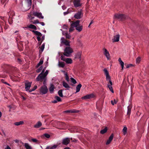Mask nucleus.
Returning <instances> with one entry per match:
<instances>
[{"mask_svg": "<svg viewBox=\"0 0 149 149\" xmlns=\"http://www.w3.org/2000/svg\"><path fill=\"white\" fill-rule=\"evenodd\" d=\"M114 17L118 19L121 21L125 20L127 18V17L125 15L120 13H118L115 14Z\"/></svg>", "mask_w": 149, "mask_h": 149, "instance_id": "obj_1", "label": "nucleus"}, {"mask_svg": "<svg viewBox=\"0 0 149 149\" xmlns=\"http://www.w3.org/2000/svg\"><path fill=\"white\" fill-rule=\"evenodd\" d=\"M80 20H77L75 22H74L73 24H74L76 29L79 32L81 31L83 29V26H80Z\"/></svg>", "mask_w": 149, "mask_h": 149, "instance_id": "obj_2", "label": "nucleus"}, {"mask_svg": "<svg viewBox=\"0 0 149 149\" xmlns=\"http://www.w3.org/2000/svg\"><path fill=\"white\" fill-rule=\"evenodd\" d=\"M73 52V50L72 49L69 47H66L64 50V52L63 54L64 55L68 57L70 54Z\"/></svg>", "mask_w": 149, "mask_h": 149, "instance_id": "obj_3", "label": "nucleus"}, {"mask_svg": "<svg viewBox=\"0 0 149 149\" xmlns=\"http://www.w3.org/2000/svg\"><path fill=\"white\" fill-rule=\"evenodd\" d=\"M40 93L42 95H44L47 93L48 91V89L46 85L42 86L40 89Z\"/></svg>", "mask_w": 149, "mask_h": 149, "instance_id": "obj_4", "label": "nucleus"}, {"mask_svg": "<svg viewBox=\"0 0 149 149\" xmlns=\"http://www.w3.org/2000/svg\"><path fill=\"white\" fill-rule=\"evenodd\" d=\"M46 78V77H45V76H44L43 74L41 72L37 77L36 80L37 81H40V82H42Z\"/></svg>", "mask_w": 149, "mask_h": 149, "instance_id": "obj_5", "label": "nucleus"}, {"mask_svg": "<svg viewBox=\"0 0 149 149\" xmlns=\"http://www.w3.org/2000/svg\"><path fill=\"white\" fill-rule=\"evenodd\" d=\"M74 6L77 8L81 6V4L80 3V0H74L73 1Z\"/></svg>", "mask_w": 149, "mask_h": 149, "instance_id": "obj_6", "label": "nucleus"}, {"mask_svg": "<svg viewBox=\"0 0 149 149\" xmlns=\"http://www.w3.org/2000/svg\"><path fill=\"white\" fill-rule=\"evenodd\" d=\"M61 43L66 46H70V41L65 39L63 37H62L61 39Z\"/></svg>", "mask_w": 149, "mask_h": 149, "instance_id": "obj_7", "label": "nucleus"}, {"mask_svg": "<svg viewBox=\"0 0 149 149\" xmlns=\"http://www.w3.org/2000/svg\"><path fill=\"white\" fill-rule=\"evenodd\" d=\"M33 15L36 16L39 18L43 19L44 17L42 15V14L40 13L37 12H33L32 14Z\"/></svg>", "mask_w": 149, "mask_h": 149, "instance_id": "obj_8", "label": "nucleus"}, {"mask_svg": "<svg viewBox=\"0 0 149 149\" xmlns=\"http://www.w3.org/2000/svg\"><path fill=\"white\" fill-rule=\"evenodd\" d=\"M70 142V139L68 138H66L63 139L62 144L63 145H67Z\"/></svg>", "mask_w": 149, "mask_h": 149, "instance_id": "obj_9", "label": "nucleus"}, {"mask_svg": "<svg viewBox=\"0 0 149 149\" xmlns=\"http://www.w3.org/2000/svg\"><path fill=\"white\" fill-rule=\"evenodd\" d=\"M94 97V95L93 94L87 95L84 96L82 97L81 98L83 100H86L90 99Z\"/></svg>", "mask_w": 149, "mask_h": 149, "instance_id": "obj_10", "label": "nucleus"}, {"mask_svg": "<svg viewBox=\"0 0 149 149\" xmlns=\"http://www.w3.org/2000/svg\"><path fill=\"white\" fill-rule=\"evenodd\" d=\"M64 56L63 55L61 56V59L62 60L65 61L67 63H71L72 62V61L71 58H67L66 60L64 58Z\"/></svg>", "mask_w": 149, "mask_h": 149, "instance_id": "obj_11", "label": "nucleus"}, {"mask_svg": "<svg viewBox=\"0 0 149 149\" xmlns=\"http://www.w3.org/2000/svg\"><path fill=\"white\" fill-rule=\"evenodd\" d=\"M83 15L81 12H78L77 13H76L74 15V17L75 19H78L81 18Z\"/></svg>", "mask_w": 149, "mask_h": 149, "instance_id": "obj_12", "label": "nucleus"}, {"mask_svg": "<svg viewBox=\"0 0 149 149\" xmlns=\"http://www.w3.org/2000/svg\"><path fill=\"white\" fill-rule=\"evenodd\" d=\"M58 126L61 127L60 129H63V127H66V124L62 122H58L57 123Z\"/></svg>", "mask_w": 149, "mask_h": 149, "instance_id": "obj_13", "label": "nucleus"}, {"mask_svg": "<svg viewBox=\"0 0 149 149\" xmlns=\"http://www.w3.org/2000/svg\"><path fill=\"white\" fill-rule=\"evenodd\" d=\"M103 50H104V54L106 56L108 60L110 59V54L108 51L105 48H104Z\"/></svg>", "mask_w": 149, "mask_h": 149, "instance_id": "obj_14", "label": "nucleus"}, {"mask_svg": "<svg viewBox=\"0 0 149 149\" xmlns=\"http://www.w3.org/2000/svg\"><path fill=\"white\" fill-rule=\"evenodd\" d=\"M120 36L119 34L114 36H113L114 38L112 39L113 42H118L119 40Z\"/></svg>", "mask_w": 149, "mask_h": 149, "instance_id": "obj_15", "label": "nucleus"}, {"mask_svg": "<svg viewBox=\"0 0 149 149\" xmlns=\"http://www.w3.org/2000/svg\"><path fill=\"white\" fill-rule=\"evenodd\" d=\"M113 134H111V135H110V136H109V139L107 140V141L106 142V145H108V144H109L111 143V141L113 139Z\"/></svg>", "mask_w": 149, "mask_h": 149, "instance_id": "obj_16", "label": "nucleus"}, {"mask_svg": "<svg viewBox=\"0 0 149 149\" xmlns=\"http://www.w3.org/2000/svg\"><path fill=\"white\" fill-rule=\"evenodd\" d=\"M8 15L9 16L8 21L10 20L13 16L15 15V13L13 11H11L8 13Z\"/></svg>", "mask_w": 149, "mask_h": 149, "instance_id": "obj_17", "label": "nucleus"}, {"mask_svg": "<svg viewBox=\"0 0 149 149\" xmlns=\"http://www.w3.org/2000/svg\"><path fill=\"white\" fill-rule=\"evenodd\" d=\"M31 86V83L28 82L25 83V89L26 91L29 90Z\"/></svg>", "mask_w": 149, "mask_h": 149, "instance_id": "obj_18", "label": "nucleus"}, {"mask_svg": "<svg viewBox=\"0 0 149 149\" xmlns=\"http://www.w3.org/2000/svg\"><path fill=\"white\" fill-rule=\"evenodd\" d=\"M18 31H15L13 34V36L15 38L16 41L17 42H18V34H17V33H18ZM17 44H18V43H17Z\"/></svg>", "mask_w": 149, "mask_h": 149, "instance_id": "obj_19", "label": "nucleus"}, {"mask_svg": "<svg viewBox=\"0 0 149 149\" xmlns=\"http://www.w3.org/2000/svg\"><path fill=\"white\" fill-rule=\"evenodd\" d=\"M54 88V85L52 84H51L50 87L49 88V91L51 93H53Z\"/></svg>", "mask_w": 149, "mask_h": 149, "instance_id": "obj_20", "label": "nucleus"}, {"mask_svg": "<svg viewBox=\"0 0 149 149\" xmlns=\"http://www.w3.org/2000/svg\"><path fill=\"white\" fill-rule=\"evenodd\" d=\"M132 108V106L131 105L128 106L127 107V115L130 116L131 112V109Z\"/></svg>", "mask_w": 149, "mask_h": 149, "instance_id": "obj_21", "label": "nucleus"}, {"mask_svg": "<svg viewBox=\"0 0 149 149\" xmlns=\"http://www.w3.org/2000/svg\"><path fill=\"white\" fill-rule=\"evenodd\" d=\"M45 44L44 43L42 45L41 47H40V49L39 50V52L40 54H41L42 52L43 51L45 48Z\"/></svg>", "mask_w": 149, "mask_h": 149, "instance_id": "obj_22", "label": "nucleus"}, {"mask_svg": "<svg viewBox=\"0 0 149 149\" xmlns=\"http://www.w3.org/2000/svg\"><path fill=\"white\" fill-rule=\"evenodd\" d=\"M32 32L34 33L35 34L38 36H41L42 35L41 33L37 31L33 30L32 31Z\"/></svg>", "mask_w": 149, "mask_h": 149, "instance_id": "obj_23", "label": "nucleus"}, {"mask_svg": "<svg viewBox=\"0 0 149 149\" xmlns=\"http://www.w3.org/2000/svg\"><path fill=\"white\" fill-rule=\"evenodd\" d=\"M82 86V85L81 84H79L76 87V91L75 93H76L79 91L80 89Z\"/></svg>", "mask_w": 149, "mask_h": 149, "instance_id": "obj_24", "label": "nucleus"}, {"mask_svg": "<svg viewBox=\"0 0 149 149\" xmlns=\"http://www.w3.org/2000/svg\"><path fill=\"white\" fill-rule=\"evenodd\" d=\"M42 124L39 121L35 125H34V127L37 128L41 126Z\"/></svg>", "mask_w": 149, "mask_h": 149, "instance_id": "obj_25", "label": "nucleus"}, {"mask_svg": "<svg viewBox=\"0 0 149 149\" xmlns=\"http://www.w3.org/2000/svg\"><path fill=\"white\" fill-rule=\"evenodd\" d=\"M74 24V22L71 24L70 25V27L69 30V32H70L73 31L74 30V28L75 27L74 24Z\"/></svg>", "mask_w": 149, "mask_h": 149, "instance_id": "obj_26", "label": "nucleus"}, {"mask_svg": "<svg viewBox=\"0 0 149 149\" xmlns=\"http://www.w3.org/2000/svg\"><path fill=\"white\" fill-rule=\"evenodd\" d=\"M81 52H79L75 55V58L81 59Z\"/></svg>", "mask_w": 149, "mask_h": 149, "instance_id": "obj_27", "label": "nucleus"}, {"mask_svg": "<svg viewBox=\"0 0 149 149\" xmlns=\"http://www.w3.org/2000/svg\"><path fill=\"white\" fill-rule=\"evenodd\" d=\"M58 66L60 67L64 68L65 66V63L63 62L59 61L58 62Z\"/></svg>", "mask_w": 149, "mask_h": 149, "instance_id": "obj_28", "label": "nucleus"}, {"mask_svg": "<svg viewBox=\"0 0 149 149\" xmlns=\"http://www.w3.org/2000/svg\"><path fill=\"white\" fill-rule=\"evenodd\" d=\"M58 146L57 145H54L52 147L47 146L46 149H55Z\"/></svg>", "mask_w": 149, "mask_h": 149, "instance_id": "obj_29", "label": "nucleus"}, {"mask_svg": "<svg viewBox=\"0 0 149 149\" xmlns=\"http://www.w3.org/2000/svg\"><path fill=\"white\" fill-rule=\"evenodd\" d=\"M24 146L26 149H32L31 147L27 143H25Z\"/></svg>", "mask_w": 149, "mask_h": 149, "instance_id": "obj_30", "label": "nucleus"}, {"mask_svg": "<svg viewBox=\"0 0 149 149\" xmlns=\"http://www.w3.org/2000/svg\"><path fill=\"white\" fill-rule=\"evenodd\" d=\"M63 85L65 88H70V87L69 86L68 84L64 81H63Z\"/></svg>", "mask_w": 149, "mask_h": 149, "instance_id": "obj_31", "label": "nucleus"}, {"mask_svg": "<svg viewBox=\"0 0 149 149\" xmlns=\"http://www.w3.org/2000/svg\"><path fill=\"white\" fill-rule=\"evenodd\" d=\"M43 61L42 58L40 60V61L36 66V68H38L40 65L42 64L43 63Z\"/></svg>", "mask_w": 149, "mask_h": 149, "instance_id": "obj_32", "label": "nucleus"}, {"mask_svg": "<svg viewBox=\"0 0 149 149\" xmlns=\"http://www.w3.org/2000/svg\"><path fill=\"white\" fill-rule=\"evenodd\" d=\"M107 127H106L104 129L100 131V133L101 134H104L107 132Z\"/></svg>", "mask_w": 149, "mask_h": 149, "instance_id": "obj_33", "label": "nucleus"}, {"mask_svg": "<svg viewBox=\"0 0 149 149\" xmlns=\"http://www.w3.org/2000/svg\"><path fill=\"white\" fill-rule=\"evenodd\" d=\"M28 27L29 28H31V29H35V30H36L37 29L35 25H33V24H31L30 25L28 26Z\"/></svg>", "mask_w": 149, "mask_h": 149, "instance_id": "obj_34", "label": "nucleus"}, {"mask_svg": "<svg viewBox=\"0 0 149 149\" xmlns=\"http://www.w3.org/2000/svg\"><path fill=\"white\" fill-rule=\"evenodd\" d=\"M44 137H45L47 138H49L50 137V135L48 134L45 133L41 136V138H43Z\"/></svg>", "mask_w": 149, "mask_h": 149, "instance_id": "obj_35", "label": "nucleus"}, {"mask_svg": "<svg viewBox=\"0 0 149 149\" xmlns=\"http://www.w3.org/2000/svg\"><path fill=\"white\" fill-rule=\"evenodd\" d=\"M112 85H110L109 84H108L107 85V87L109 88L110 90L111 91V92L112 93H114V91H113L112 87L111 86Z\"/></svg>", "mask_w": 149, "mask_h": 149, "instance_id": "obj_36", "label": "nucleus"}, {"mask_svg": "<svg viewBox=\"0 0 149 149\" xmlns=\"http://www.w3.org/2000/svg\"><path fill=\"white\" fill-rule=\"evenodd\" d=\"M62 91L63 90L61 89L59 90L58 92V93L59 95L61 97H63V96Z\"/></svg>", "mask_w": 149, "mask_h": 149, "instance_id": "obj_37", "label": "nucleus"}, {"mask_svg": "<svg viewBox=\"0 0 149 149\" xmlns=\"http://www.w3.org/2000/svg\"><path fill=\"white\" fill-rule=\"evenodd\" d=\"M65 112L66 113H75L77 112V111L76 110H67L65 111Z\"/></svg>", "mask_w": 149, "mask_h": 149, "instance_id": "obj_38", "label": "nucleus"}, {"mask_svg": "<svg viewBox=\"0 0 149 149\" xmlns=\"http://www.w3.org/2000/svg\"><path fill=\"white\" fill-rule=\"evenodd\" d=\"M65 80L68 81V82L69 81V78L68 76L67 73H65Z\"/></svg>", "mask_w": 149, "mask_h": 149, "instance_id": "obj_39", "label": "nucleus"}, {"mask_svg": "<svg viewBox=\"0 0 149 149\" xmlns=\"http://www.w3.org/2000/svg\"><path fill=\"white\" fill-rule=\"evenodd\" d=\"M127 130V128L126 127H125L123 129V132L124 134H125L126 133Z\"/></svg>", "mask_w": 149, "mask_h": 149, "instance_id": "obj_40", "label": "nucleus"}, {"mask_svg": "<svg viewBox=\"0 0 149 149\" xmlns=\"http://www.w3.org/2000/svg\"><path fill=\"white\" fill-rule=\"evenodd\" d=\"M70 80H71V81L72 82V83H73V84H75L76 83H77V81H76L75 80V79H74L72 77H71L70 78Z\"/></svg>", "mask_w": 149, "mask_h": 149, "instance_id": "obj_41", "label": "nucleus"}, {"mask_svg": "<svg viewBox=\"0 0 149 149\" xmlns=\"http://www.w3.org/2000/svg\"><path fill=\"white\" fill-rule=\"evenodd\" d=\"M141 61V57H138L136 60V63H139Z\"/></svg>", "mask_w": 149, "mask_h": 149, "instance_id": "obj_42", "label": "nucleus"}, {"mask_svg": "<svg viewBox=\"0 0 149 149\" xmlns=\"http://www.w3.org/2000/svg\"><path fill=\"white\" fill-rule=\"evenodd\" d=\"M55 98L58 102H60L61 101V98L58 96H56Z\"/></svg>", "mask_w": 149, "mask_h": 149, "instance_id": "obj_43", "label": "nucleus"}, {"mask_svg": "<svg viewBox=\"0 0 149 149\" xmlns=\"http://www.w3.org/2000/svg\"><path fill=\"white\" fill-rule=\"evenodd\" d=\"M42 69V66L40 67L38 69L36 70V72L37 73L40 72L41 71Z\"/></svg>", "mask_w": 149, "mask_h": 149, "instance_id": "obj_44", "label": "nucleus"}, {"mask_svg": "<svg viewBox=\"0 0 149 149\" xmlns=\"http://www.w3.org/2000/svg\"><path fill=\"white\" fill-rule=\"evenodd\" d=\"M31 141L35 143H38L39 141L35 139H32Z\"/></svg>", "mask_w": 149, "mask_h": 149, "instance_id": "obj_45", "label": "nucleus"}, {"mask_svg": "<svg viewBox=\"0 0 149 149\" xmlns=\"http://www.w3.org/2000/svg\"><path fill=\"white\" fill-rule=\"evenodd\" d=\"M106 79L107 81L111 80L109 74L106 75Z\"/></svg>", "mask_w": 149, "mask_h": 149, "instance_id": "obj_46", "label": "nucleus"}, {"mask_svg": "<svg viewBox=\"0 0 149 149\" xmlns=\"http://www.w3.org/2000/svg\"><path fill=\"white\" fill-rule=\"evenodd\" d=\"M65 36L66 38L70 39L71 36L68 33H65Z\"/></svg>", "mask_w": 149, "mask_h": 149, "instance_id": "obj_47", "label": "nucleus"}, {"mask_svg": "<svg viewBox=\"0 0 149 149\" xmlns=\"http://www.w3.org/2000/svg\"><path fill=\"white\" fill-rule=\"evenodd\" d=\"M104 71L106 75L109 74L108 72L106 69H104Z\"/></svg>", "mask_w": 149, "mask_h": 149, "instance_id": "obj_48", "label": "nucleus"}, {"mask_svg": "<svg viewBox=\"0 0 149 149\" xmlns=\"http://www.w3.org/2000/svg\"><path fill=\"white\" fill-rule=\"evenodd\" d=\"M133 66V65L131 64H127L126 66V68H128L130 67H131Z\"/></svg>", "mask_w": 149, "mask_h": 149, "instance_id": "obj_49", "label": "nucleus"}, {"mask_svg": "<svg viewBox=\"0 0 149 149\" xmlns=\"http://www.w3.org/2000/svg\"><path fill=\"white\" fill-rule=\"evenodd\" d=\"M120 63L121 65L122 69H123L124 68V63L123 61H122Z\"/></svg>", "mask_w": 149, "mask_h": 149, "instance_id": "obj_50", "label": "nucleus"}, {"mask_svg": "<svg viewBox=\"0 0 149 149\" xmlns=\"http://www.w3.org/2000/svg\"><path fill=\"white\" fill-rule=\"evenodd\" d=\"M19 97L20 98L22 99L23 100H25L26 99V98L23 95H21Z\"/></svg>", "mask_w": 149, "mask_h": 149, "instance_id": "obj_51", "label": "nucleus"}, {"mask_svg": "<svg viewBox=\"0 0 149 149\" xmlns=\"http://www.w3.org/2000/svg\"><path fill=\"white\" fill-rule=\"evenodd\" d=\"M48 73V71L47 70H46L45 73L44 74L43 73L44 76H45V77H46V76L47 75Z\"/></svg>", "mask_w": 149, "mask_h": 149, "instance_id": "obj_52", "label": "nucleus"}, {"mask_svg": "<svg viewBox=\"0 0 149 149\" xmlns=\"http://www.w3.org/2000/svg\"><path fill=\"white\" fill-rule=\"evenodd\" d=\"M46 78L42 81H43V84L44 85H45L46 84Z\"/></svg>", "mask_w": 149, "mask_h": 149, "instance_id": "obj_53", "label": "nucleus"}, {"mask_svg": "<svg viewBox=\"0 0 149 149\" xmlns=\"http://www.w3.org/2000/svg\"><path fill=\"white\" fill-rule=\"evenodd\" d=\"M68 28V26L66 25V24H64L63 26V29H67V28Z\"/></svg>", "mask_w": 149, "mask_h": 149, "instance_id": "obj_54", "label": "nucleus"}, {"mask_svg": "<svg viewBox=\"0 0 149 149\" xmlns=\"http://www.w3.org/2000/svg\"><path fill=\"white\" fill-rule=\"evenodd\" d=\"M39 21L38 20H36L34 21V22L33 23V24H35L36 23H39Z\"/></svg>", "mask_w": 149, "mask_h": 149, "instance_id": "obj_55", "label": "nucleus"}, {"mask_svg": "<svg viewBox=\"0 0 149 149\" xmlns=\"http://www.w3.org/2000/svg\"><path fill=\"white\" fill-rule=\"evenodd\" d=\"M37 86H35L34 87H33V88L32 89L33 90V91H35L36 89H37Z\"/></svg>", "mask_w": 149, "mask_h": 149, "instance_id": "obj_56", "label": "nucleus"}, {"mask_svg": "<svg viewBox=\"0 0 149 149\" xmlns=\"http://www.w3.org/2000/svg\"><path fill=\"white\" fill-rule=\"evenodd\" d=\"M26 0L27 1L29 4H31L32 0Z\"/></svg>", "mask_w": 149, "mask_h": 149, "instance_id": "obj_57", "label": "nucleus"}, {"mask_svg": "<svg viewBox=\"0 0 149 149\" xmlns=\"http://www.w3.org/2000/svg\"><path fill=\"white\" fill-rule=\"evenodd\" d=\"M108 81H108V84H110V85H112V82L111 81V80H109Z\"/></svg>", "mask_w": 149, "mask_h": 149, "instance_id": "obj_58", "label": "nucleus"}, {"mask_svg": "<svg viewBox=\"0 0 149 149\" xmlns=\"http://www.w3.org/2000/svg\"><path fill=\"white\" fill-rule=\"evenodd\" d=\"M37 39L38 41H40L41 40V38L39 36H37Z\"/></svg>", "mask_w": 149, "mask_h": 149, "instance_id": "obj_59", "label": "nucleus"}, {"mask_svg": "<svg viewBox=\"0 0 149 149\" xmlns=\"http://www.w3.org/2000/svg\"><path fill=\"white\" fill-rule=\"evenodd\" d=\"M19 125H22L24 123V122L23 121H19Z\"/></svg>", "mask_w": 149, "mask_h": 149, "instance_id": "obj_60", "label": "nucleus"}, {"mask_svg": "<svg viewBox=\"0 0 149 149\" xmlns=\"http://www.w3.org/2000/svg\"><path fill=\"white\" fill-rule=\"evenodd\" d=\"M57 101L56 100H54L52 101V103H56L57 102Z\"/></svg>", "mask_w": 149, "mask_h": 149, "instance_id": "obj_61", "label": "nucleus"}, {"mask_svg": "<svg viewBox=\"0 0 149 149\" xmlns=\"http://www.w3.org/2000/svg\"><path fill=\"white\" fill-rule=\"evenodd\" d=\"M39 23L41 24L43 26H44L45 25V24L43 22H40Z\"/></svg>", "mask_w": 149, "mask_h": 149, "instance_id": "obj_62", "label": "nucleus"}, {"mask_svg": "<svg viewBox=\"0 0 149 149\" xmlns=\"http://www.w3.org/2000/svg\"><path fill=\"white\" fill-rule=\"evenodd\" d=\"M6 0H1V3H2V4H3L5 1H6Z\"/></svg>", "mask_w": 149, "mask_h": 149, "instance_id": "obj_63", "label": "nucleus"}, {"mask_svg": "<svg viewBox=\"0 0 149 149\" xmlns=\"http://www.w3.org/2000/svg\"><path fill=\"white\" fill-rule=\"evenodd\" d=\"M5 149H11V148L8 146H7Z\"/></svg>", "mask_w": 149, "mask_h": 149, "instance_id": "obj_64", "label": "nucleus"}]
</instances>
